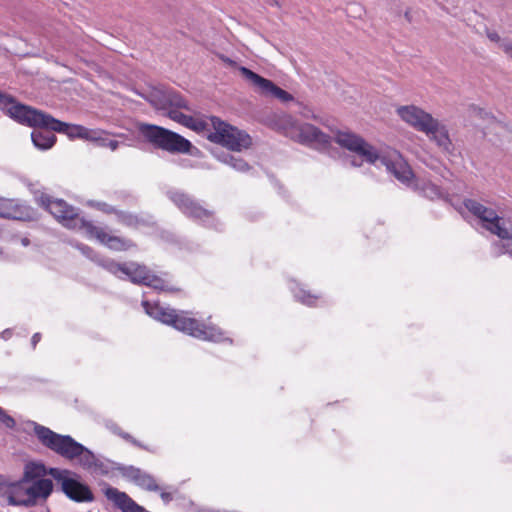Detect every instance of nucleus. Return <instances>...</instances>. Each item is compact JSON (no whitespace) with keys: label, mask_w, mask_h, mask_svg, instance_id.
<instances>
[{"label":"nucleus","mask_w":512,"mask_h":512,"mask_svg":"<svg viewBox=\"0 0 512 512\" xmlns=\"http://www.w3.org/2000/svg\"><path fill=\"white\" fill-rule=\"evenodd\" d=\"M38 205L47 210L53 217L68 229L84 231L89 238H96L101 244L113 251H128L137 248V244L129 239L107 234L102 228L80 216V209L68 204L63 199L49 196L39 189L30 188Z\"/></svg>","instance_id":"nucleus-1"},{"label":"nucleus","mask_w":512,"mask_h":512,"mask_svg":"<svg viewBox=\"0 0 512 512\" xmlns=\"http://www.w3.org/2000/svg\"><path fill=\"white\" fill-rule=\"evenodd\" d=\"M142 306L145 312L153 319L163 324L172 326L176 330L186 333L194 338L210 342H233L231 338L225 337L224 332L217 326L206 325L205 323L189 316V311H177L170 307H163L158 303L143 301Z\"/></svg>","instance_id":"nucleus-2"},{"label":"nucleus","mask_w":512,"mask_h":512,"mask_svg":"<svg viewBox=\"0 0 512 512\" xmlns=\"http://www.w3.org/2000/svg\"><path fill=\"white\" fill-rule=\"evenodd\" d=\"M34 434L39 442L61 457L74 460L78 459L84 469L107 474L109 468L91 450L77 442L70 435H62L48 427L34 422Z\"/></svg>","instance_id":"nucleus-3"},{"label":"nucleus","mask_w":512,"mask_h":512,"mask_svg":"<svg viewBox=\"0 0 512 512\" xmlns=\"http://www.w3.org/2000/svg\"><path fill=\"white\" fill-rule=\"evenodd\" d=\"M334 140L338 145L357 154L367 163L375 164L380 160L381 164L386 167L387 171L400 182L406 185H410L412 182L414 173L406 162L402 159L393 161L386 157H381L378 150L361 136L350 131L338 130L335 134Z\"/></svg>","instance_id":"nucleus-4"},{"label":"nucleus","mask_w":512,"mask_h":512,"mask_svg":"<svg viewBox=\"0 0 512 512\" xmlns=\"http://www.w3.org/2000/svg\"><path fill=\"white\" fill-rule=\"evenodd\" d=\"M138 132L145 142L155 149L166 151L170 154H192L193 144L182 135L167 128L147 123L138 125Z\"/></svg>","instance_id":"nucleus-5"},{"label":"nucleus","mask_w":512,"mask_h":512,"mask_svg":"<svg viewBox=\"0 0 512 512\" xmlns=\"http://www.w3.org/2000/svg\"><path fill=\"white\" fill-rule=\"evenodd\" d=\"M166 195L187 218L199 223L205 228L216 231L223 230V223L217 218L216 212L205 208L201 202L192 195L176 189L168 190Z\"/></svg>","instance_id":"nucleus-6"},{"label":"nucleus","mask_w":512,"mask_h":512,"mask_svg":"<svg viewBox=\"0 0 512 512\" xmlns=\"http://www.w3.org/2000/svg\"><path fill=\"white\" fill-rule=\"evenodd\" d=\"M0 110L15 122L34 129L40 128L47 130L51 118V114L20 103L14 96L1 91Z\"/></svg>","instance_id":"nucleus-7"},{"label":"nucleus","mask_w":512,"mask_h":512,"mask_svg":"<svg viewBox=\"0 0 512 512\" xmlns=\"http://www.w3.org/2000/svg\"><path fill=\"white\" fill-rule=\"evenodd\" d=\"M213 131H209L207 139L215 144L226 147L230 151L240 152L252 145L251 136L244 130H240L216 116L210 117Z\"/></svg>","instance_id":"nucleus-8"},{"label":"nucleus","mask_w":512,"mask_h":512,"mask_svg":"<svg viewBox=\"0 0 512 512\" xmlns=\"http://www.w3.org/2000/svg\"><path fill=\"white\" fill-rule=\"evenodd\" d=\"M465 208L481 220L482 227L501 240H512V222L498 216L496 211L474 199H465Z\"/></svg>","instance_id":"nucleus-9"},{"label":"nucleus","mask_w":512,"mask_h":512,"mask_svg":"<svg viewBox=\"0 0 512 512\" xmlns=\"http://www.w3.org/2000/svg\"><path fill=\"white\" fill-rule=\"evenodd\" d=\"M51 477L60 486L70 500L75 502H92L94 495L90 487L81 482L75 473L67 469H52Z\"/></svg>","instance_id":"nucleus-10"},{"label":"nucleus","mask_w":512,"mask_h":512,"mask_svg":"<svg viewBox=\"0 0 512 512\" xmlns=\"http://www.w3.org/2000/svg\"><path fill=\"white\" fill-rule=\"evenodd\" d=\"M239 70L241 75L255 88H257L258 92L262 95L272 96L280 100L282 103H287L294 100L292 94L277 86L270 79L264 78L263 76L244 66L240 67Z\"/></svg>","instance_id":"nucleus-11"},{"label":"nucleus","mask_w":512,"mask_h":512,"mask_svg":"<svg viewBox=\"0 0 512 512\" xmlns=\"http://www.w3.org/2000/svg\"><path fill=\"white\" fill-rule=\"evenodd\" d=\"M294 138L301 144L317 150H325L330 147L332 137L322 132L318 127L310 123L299 125L295 130Z\"/></svg>","instance_id":"nucleus-12"},{"label":"nucleus","mask_w":512,"mask_h":512,"mask_svg":"<svg viewBox=\"0 0 512 512\" xmlns=\"http://www.w3.org/2000/svg\"><path fill=\"white\" fill-rule=\"evenodd\" d=\"M397 114L407 124L423 133L431 132L432 125H435V118L431 114L414 105L399 107Z\"/></svg>","instance_id":"nucleus-13"},{"label":"nucleus","mask_w":512,"mask_h":512,"mask_svg":"<svg viewBox=\"0 0 512 512\" xmlns=\"http://www.w3.org/2000/svg\"><path fill=\"white\" fill-rule=\"evenodd\" d=\"M115 268L112 275L119 279L128 278L133 284L146 285L151 271L143 264L137 262L119 263L114 260Z\"/></svg>","instance_id":"nucleus-14"},{"label":"nucleus","mask_w":512,"mask_h":512,"mask_svg":"<svg viewBox=\"0 0 512 512\" xmlns=\"http://www.w3.org/2000/svg\"><path fill=\"white\" fill-rule=\"evenodd\" d=\"M116 470L126 479L133 482L137 486L141 487L142 489H145L147 491L157 492L160 491L159 485L156 483L155 478L141 470L140 468H137L135 466L129 465H119Z\"/></svg>","instance_id":"nucleus-15"},{"label":"nucleus","mask_w":512,"mask_h":512,"mask_svg":"<svg viewBox=\"0 0 512 512\" xmlns=\"http://www.w3.org/2000/svg\"><path fill=\"white\" fill-rule=\"evenodd\" d=\"M34 211L28 205L18 200L0 198V218L30 221Z\"/></svg>","instance_id":"nucleus-16"},{"label":"nucleus","mask_w":512,"mask_h":512,"mask_svg":"<svg viewBox=\"0 0 512 512\" xmlns=\"http://www.w3.org/2000/svg\"><path fill=\"white\" fill-rule=\"evenodd\" d=\"M31 485L26 488L27 501H22L24 507H32L37 504L39 499L46 500L54 490V484L51 479L44 478L30 482Z\"/></svg>","instance_id":"nucleus-17"},{"label":"nucleus","mask_w":512,"mask_h":512,"mask_svg":"<svg viewBox=\"0 0 512 512\" xmlns=\"http://www.w3.org/2000/svg\"><path fill=\"white\" fill-rule=\"evenodd\" d=\"M47 130L54 131L56 133L65 134L69 139H84L88 140L91 129H88L82 125L70 124L63 122L59 119L54 118L51 115Z\"/></svg>","instance_id":"nucleus-18"},{"label":"nucleus","mask_w":512,"mask_h":512,"mask_svg":"<svg viewBox=\"0 0 512 512\" xmlns=\"http://www.w3.org/2000/svg\"><path fill=\"white\" fill-rule=\"evenodd\" d=\"M116 218L120 224L131 229H138L140 227L151 228L156 225L154 217L148 213L138 215L118 209L116 212Z\"/></svg>","instance_id":"nucleus-19"},{"label":"nucleus","mask_w":512,"mask_h":512,"mask_svg":"<svg viewBox=\"0 0 512 512\" xmlns=\"http://www.w3.org/2000/svg\"><path fill=\"white\" fill-rule=\"evenodd\" d=\"M57 469L56 467L47 468L42 462L30 461L25 464L23 476L20 479L24 483L44 479L46 476H51V470Z\"/></svg>","instance_id":"nucleus-20"},{"label":"nucleus","mask_w":512,"mask_h":512,"mask_svg":"<svg viewBox=\"0 0 512 512\" xmlns=\"http://www.w3.org/2000/svg\"><path fill=\"white\" fill-rule=\"evenodd\" d=\"M77 249L81 252L82 255H84L92 262H94L96 265L102 267L109 273L114 271L113 269L116 267L114 264V259L100 255L92 247L86 244H77Z\"/></svg>","instance_id":"nucleus-21"},{"label":"nucleus","mask_w":512,"mask_h":512,"mask_svg":"<svg viewBox=\"0 0 512 512\" xmlns=\"http://www.w3.org/2000/svg\"><path fill=\"white\" fill-rule=\"evenodd\" d=\"M431 132H425V134L433 141L436 142L438 147L442 150L449 152L452 148V142L449 138L448 130L444 125H441L437 119H435V125H432Z\"/></svg>","instance_id":"nucleus-22"},{"label":"nucleus","mask_w":512,"mask_h":512,"mask_svg":"<svg viewBox=\"0 0 512 512\" xmlns=\"http://www.w3.org/2000/svg\"><path fill=\"white\" fill-rule=\"evenodd\" d=\"M34 129L31 133V140L33 145L40 150L51 149L57 141V137L53 133L54 131L41 129Z\"/></svg>","instance_id":"nucleus-23"},{"label":"nucleus","mask_w":512,"mask_h":512,"mask_svg":"<svg viewBox=\"0 0 512 512\" xmlns=\"http://www.w3.org/2000/svg\"><path fill=\"white\" fill-rule=\"evenodd\" d=\"M213 154L217 160H219L223 164L232 167L234 170L238 172H247L251 169V166L243 158L236 157L232 155L230 152L219 151L213 152Z\"/></svg>","instance_id":"nucleus-24"},{"label":"nucleus","mask_w":512,"mask_h":512,"mask_svg":"<svg viewBox=\"0 0 512 512\" xmlns=\"http://www.w3.org/2000/svg\"><path fill=\"white\" fill-rule=\"evenodd\" d=\"M24 482L21 480L14 482L9 485L8 491H6V498L9 505L12 506H24L22 501H27L28 495H26V488L23 487Z\"/></svg>","instance_id":"nucleus-25"},{"label":"nucleus","mask_w":512,"mask_h":512,"mask_svg":"<svg viewBox=\"0 0 512 512\" xmlns=\"http://www.w3.org/2000/svg\"><path fill=\"white\" fill-rule=\"evenodd\" d=\"M106 427L113 434L119 436L120 438H122L126 442L130 443L131 445H133V446H135L137 448H140L142 450L150 451L148 446L144 445L143 443H141L140 441L135 439L131 434H129L127 432H124L117 423H115L113 421H107L106 422Z\"/></svg>","instance_id":"nucleus-26"},{"label":"nucleus","mask_w":512,"mask_h":512,"mask_svg":"<svg viewBox=\"0 0 512 512\" xmlns=\"http://www.w3.org/2000/svg\"><path fill=\"white\" fill-rule=\"evenodd\" d=\"M166 103L174 109L190 110L187 100L176 91H168L165 96Z\"/></svg>","instance_id":"nucleus-27"},{"label":"nucleus","mask_w":512,"mask_h":512,"mask_svg":"<svg viewBox=\"0 0 512 512\" xmlns=\"http://www.w3.org/2000/svg\"><path fill=\"white\" fill-rule=\"evenodd\" d=\"M294 297L297 301L305 304L307 306H315L319 296L312 294L310 291H307L303 288H298L294 292Z\"/></svg>","instance_id":"nucleus-28"},{"label":"nucleus","mask_w":512,"mask_h":512,"mask_svg":"<svg viewBox=\"0 0 512 512\" xmlns=\"http://www.w3.org/2000/svg\"><path fill=\"white\" fill-rule=\"evenodd\" d=\"M109 139L110 137L105 131L99 129H91L87 141L93 142L99 147H107V142H109Z\"/></svg>","instance_id":"nucleus-29"},{"label":"nucleus","mask_w":512,"mask_h":512,"mask_svg":"<svg viewBox=\"0 0 512 512\" xmlns=\"http://www.w3.org/2000/svg\"><path fill=\"white\" fill-rule=\"evenodd\" d=\"M166 116L169 117L171 120H173L187 128H188V126L191 122V118H192V116L182 113L181 111H179V109H170L166 113Z\"/></svg>","instance_id":"nucleus-30"},{"label":"nucleus","mask_w":512,"mask_h":512,"mask_svg":"<svg viewBox=\"0 0 512 512\" xmlns=\"http://www.w3.org/2000/svg\"><path fill=\"white\" fill-rule=\"evenodd\" d=\"M87 206L94 208V209L101 211L108 215L114 214L116 216V212L118 211L117 208H115L114 206H112L106 202H103V201L88 200Z\"/></svg>","instance_id":"nucleus-31"},{"label":"nucleus","mask_w":512,"mask_h":512,"mask_svg":"<svg viewBox=\"0 0 512 512\" xmlns=\"http://www.w3.org/2000/svg\"><path fill=\"white\" fill-rule=\"evenodd\" d=\"M507 242H494L493 243V255L499 257L503 254H508L512 257V240H506Z\"/></svg>","instance_id":"nucleus-32"},{"label":"nucleus","mask_w":512,"mask_h":512,"mask_svg":"<svg viewBox=\"0 0 512 512\" xmlns=\"http://www.w3.org/2000/svg\"><path fill=\"white\" fill-rule=\"evenodd\" d=\"M422 191L424 195L430 199L440 198L443 194L441 189L431 182L423 183Z\"/></svg>","instance_id":"nucleus-33"},{"label":"nucleus","mask_w":512,"mask_h":512,"mask_svg":"<svg viewBox=\"0 0 512 512\" xmlns=\"http://www.w3.org/2000/svg\"><path fill=\"white\" fill-rule=\"evenodd\" d=\"M147 282L145 286L152 287L156 290L163 291L164 289H168V283L165 280L151 273Z\"/></svg>","instance_id":"nucleus-34"},{"label":"nucleus","mask_w":512,"mask_h":512,"mask_svg":"<svg viewBox=\"0 0 512 512\" xmlns=\"http://www.w3.org/2000/svg\"><path fill=\"white\" fill-rule=\"evenodd\" d=\"M209 123L202 119H195L194 117L191 118V122L188 126L189 129L201 133L205 131H209Z\"/></svg>","instance_id":"nucleus-35"},{"label":"nucleus","mask_w":512,"mask_h":512,"mask_svg":"<svg viewBox=\"0 0 512 512\" xmlns=\"http://www.w3.org/2000/svg\"><path fill=\"white\" fill-rule=\"evenodd\" d=\"M0 422H2L6 427L13 428L16 425L15 420L6 414V412L0 407Z\"/></svg>","instance_id":"nucleus-36"},{"label":"nucleus","mask_w":512,"mask_h":512,"mask_svg":"<svg viewBox=\"0 0 512 512\" xmlns=\"http://www.w3.org/2000/svg\"><path fill=\"white\" fill-rule=\"evenodd\" d=\"M486 36L490 41L499 43L500 45L503 42V40L501 39V37L499 36V34L496 31H492L488 28H486ZM505 40L506 39H504V41Z\"/></svg>","instance_id":"nucleus-37"},{"label":"nucleus","mask_w":512,"mask_h":512,"mask_svg":"<svg viewBox=\"0 0 512 512\" xmlns=\"http://www.w3.org/2000/svg\"><path fill=\"white\" fill-rule=\"evenodd\" d=\"M501 48L504 53L507 54L512 59V41L505 40L501 43Z\"/></svg>","instance_id":"nucleus-38"},{"label":"nucleus","mask_w":512,"mask_h":512,"mask_svg":"<svg viewBox=\"0 0 512 512\" xmlns=\"http://www.w3.org/2000/svg\"><path fill=\"white\" fill-rule=\"evenodd\" d=\"M9 485L4 476L0 475V496L1 497H5L6 496V491H8V488H9Z\"/></svg>","instance_id":"nucleus-39"},{"label":"nucleus","mask_w":512,"mask_h":512,"mask_svg":"<svg viewBox=\"0 0 512 512\" xmlns=\"http://www.w3.org/2000/svg\"><path fill=\"white\" fill-rule=\"evenodd\" d=\"M160 497L165 504H168L173 500L172 493L166 491H162L160 493Z\"/></svg>","instance_id":"nucleus-40"},{"label":"nucleus","mask_w":512,"mask_h":512,"mask_svg":"<svg viewBox=\"0 0 512 512\" xmlns=\"http://www.w3.org/2000/svg\"><path fill=\"white\" fill-rule=\"evenodd\" d=\"M120 199L128 202V203H134L136 202V198L128 193H121L119 196Z\"/></svg>","instance_id":"nucleus-41"},{"label":"nucleus","mask_w":512,"mask_h":512,"mask_svg":"<svg viewBox=\"0 0 512 512\" xmlns=\"http://www.w3.org/2000/svg\"><path fill=\"white\" fill-rule=\"evenodd\" d=\"M120 146V142L114 139H109V142H107V148H109L112 151H115Z\"/></svg>","instance_id":"nucleus-42"},{"label":"nucleus","mask_w":512,"mask_h":512,"mask_svg":"<svg viewBox=\"0 0 512 512\" xmlns=\"http://www.w3.org/2000/svg\"><path fill=\"white\" fill-rule=\"evenodd\" d=\"M41 340V333L37 332L35 334H33L32 338H31V345L33 347V349H35L36 345L38 344V342Z\"/></svg>","instance_id":"nucleus-43"},{"label":"nucleus","mask_w":512,"mask_h":512,"mask_svg":"<svg viewBox=\"0 0 512 512\" xmlns=\"http://www.w3.org/2000/svg\"><path fill=\"white\" fill-rule=\"evenodd\" d=\"M267 3L272 6L281 7V0H267Z\"/></svg>","instance_id":"nucleus-44"},{"label":"nucleus","mask_w":512,"mask_h":512,"mask_svg":"<svg viewBox=\"0 0 512 512\" xmlns=\"http://www.w3.org/2000/svg\"><path fill=\"white\" fill-rule=\"evenodd\" d=\"M404 16H405L406 20H407L409 23H411V22L413 21V17H412V14H411V11H410V10H407V11L405 12V15H404Z\"/></svg>","instance_id":"nucleus-45"},{"label":"nucleus","mask_w":512,"mask_h":512,"mask_svg":"<svg viewBox=\"0 0 512 512\" xmlns=\"http://www.w3.org/2000/svg\"><path fill=\"white\" fill-rule=\"evenodd\" d=\"M163 291L171 292V293H175V292H179V291H180V289L175 288V287H173V286H171V285H169V284H168V289H164Z\"/></svg>","instance_id":"nucleus-46"},{"label":"nucleus","mask_w":512,"mask_h":512,"mask_svg":"<svg viewBox=\"0 0 512 512\" xmlns=\"http://www.w3.org/2000/svg\"><path fill=\"white\" fill-rule=\"evenodd\" d=\"M351 165H352V166H355V167H358V166H360V165H361V163H358V162H356V160H355V159H353V160L351 161Z\"/></svg>","instance_id":"nucleus-47"},{"label":"nucleus","mask_w":512,"mask_h":512,"mask_svg":"<svg viewBox=\"0 0 512 512\" xmlns=\"http://www.w3.org/2000/svg\"><path fill=\"white\" fill-rule=\"evenodd\" d=\"M3 334H4V335H5V337L7 338V337H9V336L11 335V331H10L9 329H7V330H5V331L3 332Z\"/></svg>","instance_id":"nucleus-48"}]
</instances>
